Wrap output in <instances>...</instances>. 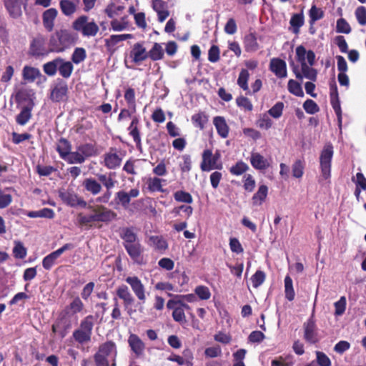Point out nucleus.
Here are the masks:
<instances>
[{
  "label": "nucleus",
  "mask_w": 366,
  "mask_h": 366,
  "mask_svg": "<svg viewBox=\"0 0 366 366\" xmlns=\"http://www.w3.org/2000/svg\"><path fill=\"white\" fill-rule=\"evenodd\" d=\"M27 254L26 249L21 242H15L13 248L14 257L16 259H24Z\"/></svg>",
  "instance_id": "52"
},
{
  "label": "nucleus",
  "mask_w": 366,
  "mask_h": 366,
  "mask_svg": "<svg viewBox=\"0 0 366 366\" xmlns=\"http://www.w3.org/2000/svg\"><path fill=\"white\" fill-rule=\"evenodd\" d=\"M265 273L262 270H257L252 276L251 281L254 288L259 287L265 280Z\"/></svg>",
  "instance_id": "56"
},
{
  "label": "nucleus",
  "mask_w": 366,
  "mask_h": 366,
  "mask_svg": "<svg viewBox=\"0 0 366 366\" xmlns=\"http://www.w3.org/2000/svg\"><path fill=\"white\" fill-rule=\"evenodd\" d=\"M125 281L130 285L137 299L144 303L146 301L145 287L139 277L137 276L127 277Z\"/></svg>",
  "instance_id": "12"
},
{
  "label": "nucleus",
  "mask_w": 366,
  "mask_h": 366,
  "mask_svg": "<svg viewBox=\"0 0 366 366\" xmlns=\"http://www.w3.org/2000/svg\"><path fill=\"white\" fill-rule=\"evenodd\" d=\"M77 150L84 156V159L98 154V149L96 144L93 143L82 144L77 147Z\"/></svg>",
  "instance_id": "32"
},
{
  "label": "nucleus",
  "mask_w": 366,
  "mask_h": 366,
  "mask_svg": "<svg viewBox=\"0 0 366 366\" xmlns=\"http://www.w3.org/2000/svg\"><path fill=\"white\" fill-rule=\"evenodd\" d=\"M285 297L289 301H292L295 299V292L293 288L292 280L289 275H287L285 278Z\"/></svg>",
  "instance_id": "44"
},
{
  "label": "nucleus",
  "mask_w": 366,
  "mask_h": 366,
  "mask_svg": "<svg viewBox=\"0 0 366 366\" xmlns=\"http://www.w3.org/2000/svg\"><path fill=\"white\" fill-rule=\"evenodd\" d=\"M304 109L307 113L313 114L319 112L320 108L318 105L312 99H307L303 104Z\"/></svg>",
  "instance_id": "60"
},
{
  "label": "nucleus",
  "mask_w": 366,
  "mask_h": 366,
  "mask_svg": "<svg viewBox=\"0 0 366 366\" xmlns=\"http://www.w3.org/2000/svg\"><path fill=\"white\" fill-rule=\"evenodd\" d=\"M173 196L174 200L178 202L191 204L193 202V198L190 193L183 190H178L175 192Z\"/></svg>",
  "instance_id": "48"
},
{
  "label": "nucleus",
  "mask_w": 366,
  "mask_h": 366,
  "mask_svg": "<svg viewBox=\"0 0 366 366\" xmlns=\"http://www.w3.org/2000/svg\"><path fill=\"white\" fill-rule=\"evenodd\" d=\"M334 154L332 144L329 142L325 144L320 155V168L322 178L327 180L331 177L332 160Z\"/></svg>",
  "instance_id": "6"
},
{
  "label": "nucleus",
  "mask_w": 366,
  "mask_h": 366,
  "mask_svg": "<svg viewBox=\"0 0 366 366\" xmlns=\"http://www.w3.org/2000/svg\"><path fill=\"white\" fill-rule=\"evenodd\" d=\"M338 94L339 93H330V103L337 118L338 127L341 129L342 124V114Z\"/></svg>",
  "instance_id": "28"
},
{
  "label": "nucleus",
  "mask_w": 366,
  "mask_h": 366,
  "mask_svg": "<svg viewBox=\"0 0 366 366\" xmlns=\"http://www.w3.org/2000/svg\"><path fill=\"white\" fill-rule=\"evenodd\" d=\"M304 339L310 344H316L319 342L317 326L313 315L303 325Z\"/></svg>",
  "instance_id": "9"
},
{
  "label": "nucleus",
  "mask_w": 366,
  "mask_h": 366,
  "mask_svg": "<svg viewBox=\"0 0 366 366\" xmlns=\"http://www.w3.org/2000/svg\"><path fill=\"white\" fill-rule=\"evenodd\" d=\"M200 168L203 172H209L213 169H222V162H217L213 157L212 149H206L202 154Z\"/></svg>",
  "instance_id": "8"
},
{
  "label": "nucleus",
  "mask_w": 366,
  "mask_h": 366,
  "mask_svg": "<svg viewBox=\"0 0 366 366\" xmlns=\"http://www.w3.org/2000/svg\"><path fill=\"white\" fill-rule=\"evenodd\" d=\"M71 150V144L66 138L61 137L56 144V151L60 157L63 159L66 156L69 154Z\"/></svg>",
  "instance_id": "33"
},
{
  "label": "nucleus",
  "mask_w": 366,
  "mask_h": 366,
  "mask_svg": "<svg viewBox=\"0 0 366 366\" xmlns=\"http://www.w3.org/2000/svg\"><path fill=\"white\" fill-rule=\"evenodd\" d=\"M193 355L189 349L183 351V356L172 353L167 357L169 361L175 362L179 365L193 366Z\"/></svg>",
  "instance_id": "16"
},
{
  "label": "nucleus",
  "mask_w": 366,
  "mask_h": 366,
  "mask_svg": "<svg viewBox=\"0 0 366 366\" xmlns=\"http://www.w3.org/2000/svg\"><path fill=\"white\" fill-rule=\"evenodd\" d=\"M86 51L84 49L76 48L72 54L71 60L74 63L78 64L83 61L86 59Z\"/></svg>",
  "instance_id": "57"
},
{
  "label": "nucleus",
  "mask_w": 366,
  "mask_h": 366,
  "mask_svg": "<svg viewBox=\"0 0 366 366\" xmlns=\"http://www.w3.org/2000/svg\"><path fill=\"white\" fill-rule=\"evenodd\" d=\"M139 119L137 117H134L132 122L128 127L129 134L133 138L134 142L136 144V147L139 150L142 149V140L140 136V131L138 128Z\"/></svg>",
  "instance_id": "26"
},
{
  "label": "nucleus",
  "mask_w": 366,
  "mask_h": 366,
  "mask_svg": "<svg viewBox=\"0 0 366 366\" xmlns=\"http://www.w3.org/2000/svg\"><path fill=\"white\" fill-rule=\"evenodd\" d=\"M59 6L61 12L66 16H71L76 11V4L69 0H61Z\"/></svg>",
  "instance_id": "40"
},
{
  "label": "nucleus",
  "mask_w": 366,
  "mask_h": 366,
  "mask_svg": "<svg viewBox=\"0 0 366 366\" xmlns=\"http://www.w3.org/2000/svg\"><path fill=\"white\" fill-rule=\"evenodd\" d=\"M249 78V72L246 69H242L239 74L237 79V84L240 86L241 89L243 90H247L248 86H247V80Z\"/></svg>",
  "instance_id": "59"
},
{
  "label": "nucleus",
  "mask_w": 366,
  "mask_h": 366,
  "mask_svg": "<svg viewBox=\"0 0 366 366\" xmlns=\"http://www.w3.org/2000/svg\"><path fill=\"white\" fill-rule=\"evenodd\" d=\"M129 56L133 62L139 64L146 60L149 57V54L143 43L138 42L134 44Z\"/></svg>",
  "instance_id": "15"
},
{
  "label": "nucleus",
  "mask_w": 366,
  "mask_h": 366,
  "mask_svg": "<svg viewBox=\"0 0 366 366\" xmlns=\"http://www.w3.org/2000/svg\"><path fill=\"white\" fill-rule=\"evenodd\" d=\"M22 76L24 81L33 82L41 76L40 71L35 67L25 66L22 70Z\"/></svg>",
  "instance_id": "30"
},
{
  "label": "nucleus",
  "mask_w": 366,
  "mask_h": 366,
  "mask_svg": "<svg viewBox=\"0 0 366 366\" xmlns=\"http://www.w3.org/2000/svg\"><path fill=\"white\" fill-rule=\"evenodd\" d=\"M71 314L67 310H62L55 321L59 327V335L61 337H64L68 330L71 327Z\"/></svg>",
  "instance_id": "14"
},
{
  "label": "nucleus",
  "mask_w": 366,
  "mask_h": 366,
  "mask_svg": "<svg viewBox=\"0 0 366 366\" xmlns=\"http://www.w3.org/2000/svg\"><path fill=\"white\" fill-rule=\"evenodd\" d=\"M291 30L294 34L300 32V27L304 24V15L302 13L294 14L290 21Z\"/></svg>",
  "instance_id": "36"
},
{
  "label": "nucleus",
  "mask_w": 366,
  "mask_h": 366,
  "mask_svg": "<svg viewBox=\"0 0 366 366\" xmlns=\"http://www.w3.org/2000/svg\"><path fill=\"white\" fill-rule=\"evenodd\" d=\"M237 104L238 107L243 108L246 111H252V104L251 103V101L244 97V96H239L236 99Z\"/></svg>",
  "instance_id": "61"
},
{
  "label": "nucleus",
  "mask_w": 366,
  "mask_h": 366,
  "mask_svg": "<svg viewBox=\"0 0 366 366\" xmlns=\"http://www.w3.org/2000/svg\"><path fill=\"white\" fill-rule=\"evenodd\" d=\"M336 31L337 33L349 34L351 27L345 19L341 18L337 21Z\"/></svg>",
  "instance_id": "58"
},
{
  "label": "nucleus",
  "mask_w": 366,
  "mask_h": 366,
  "mask_svg": "<svg viewBox=\"0 0 366 366\" xmlns=\"http://www.w3.org/2000/svg\"><path fill=\"white\" fill-rule=\"evenodd\" d=\"M316 357L320 366H331L330 359L323 352L317 351Z\"/></svg>",
  "instance_id": "63"
},
{
  "label": "nucleus",
  "mask_w": 366,
  "mask_h": 366,
  "mask_svg": "<svg viewBox=\"0 0 366 366\" xmlns=\"http://www.w3.org/2000/svg\"><path fill=\"white\" fill-rule=\"evenodd\" d=\"M84 305L80 297H76L64 310H67L72 315L80 313L83 311Z\"/></svg>",
  "instance_id": "39"
},
{
  "label": "nucleus",
  "mask_w": 366,
  "mask_h": 366,
  "mask_svg": "<svg viewBox=\"0 0 366 366\" xmlns=\"http://www.w3.org/2000/svg\"><path fill=\"white\" fill-rule=\"evenodd\" d=\"M149 57L153 61L160 60L164 57V50L161 44L154 43L152 48L148 51Z\"/></svg>",
  "instance_id": "43"
},
{
  "label": "nucleus",
  "mask_w": 366,
  "mask_h": 366,
  "mask_svg": "<svg viewBox=\"0 0 366 366\" xmlns=\"http://www.w3.org/2000/svg\"><path fill=\"white\" fill-rule=\"evenodd\" d=\"M355 16L360 25L366 24V9L364 6L358 7L355 11Z\"/></svg>",
  "instance_id": "64"
},
{
  "label": "nucleus",
  "mask_w": 366,
  "mask_h": 366,
  "mask_svg": "<svg viewBox=\"0 0 366 366\" xmlns=\"http://www.w3.org/2000/svg\"><path fill=\"white\" fill-rule=\"evenodd\" d=\"M72 28L84 36H94L99 29L94 21H89V17L82 15L76 19L72 23Z\"/></svg>",
  "instance_id": "7"
},
{
  "label": "nucleus",
  "mask_w": 366,
  "mask_h": 366,
  "mask_svg": "<svg viewBox=\"0 0 366 366\" xmlns=\"http://www.w3.org/2000/svg\"><path fill=\"white\" fill-rule=\"evenodd\" d=\"M31 117V111H29V108L21 109L20 113L16 117V122L18 124L24 126L30 120Z\"/></svg>",
  "instance_id": "50"
},
{
  "label": "nucleus",
  "mask_w": 366,
  "mask_h": 366,
  "mask_svg": "<svg viewBox=\"0 0 366 366\" xmlns=\"http://www.w3.org/2000/svg\"><path fill=\"white\" fill-rule=\"evenodd\" d=\"M59 197L67 206L87 209L90 213L77 214V222L80 227H92L94 222L109 223L117 219V214L111 209L102 204H89L83 197L72 190H60Z\"/></svg>",
  "instance_id": "1"
},
{
  "label": "nucleus",
  "mask_w": 366,
  "mask_h": 366,
  "mask_svg": "<svg viewBox=\"0 0 366 366\" xmlns=\"http://www.w3.org/2000/svg\"><path fill=\"white\" fill-rule=\"evenodd\" d=\"M61 61V58H56L55 59L49 61L44 64V71L49 76H54L59 67V62Z\"/></svg>",
  "instance_id": "45"
},
{
  "label": "nucleus",
  "mask_w": 366,
  "mask_h": 366,
  "mask_svg": "<svg viewBox=\"0 0 366 366\" xmlns=\"http://www.w3.org/2000/svg\"><path fill=\"white\" fill-rule=\"evenodd\" d=\"M270 70L279 78L287 76V65L284 60L279 58H273L269 63Z\"/></svg>",
  "instance_id": "20"
},
{
  "label": "nucleus",
  "mask_w": 366,
  "mask_h": 366,
  "mask_svg": "<svg viewBox=\"0 0 366 366\" xmlns=\"http://www.w3.org/2000/svg\"><path fill=\"white\" fill-rule=\"evenodd\" d=\"M251 165L257 170H265L269 166V162L263 155L258 152H252L250 157Z\"/></svg>",
  "instance_id": "23"
},
{
  "label": "nucleus",
  "mask_w": 366,
  "mask_h": 366,
  "mask_svg": "<svg viewBox=\"0 0 366 366\" xmlns=\"http://www.w3.org/2000/svg\"><path fill=\"white\" fill-rule=\"evenodd\" d=\"M248 169V165L243 161L240 160L230 167L229 172L233 175L239 176L246 172Z\"/></svg>",
  "instance_id": "49"
},
{
  "label": "nucleus",
  "mask_w": 366,
  "mask_h": 366,
  "mask_svg": "<svg viewBox=\"0 0 366 366\" xmlns=\"http://www.w3.org/2000/svg\"><path fill=\"white\" fill-rule=\"evenodd\" d=\"M63 159L69 164H82L85 162L84 156L78 150L76 152H70L69 154L66 156Z\"/></svg>",
  "instance_id": "47"
},
{
  "label": "nucleus",
  "mask_w": 366,
  "mask_h": 366,
  "mask_svg": "<svg viewBox=\"0 0 366 366\" xmlns=\"http://www.w3.org/2000/svg\"><path fill=\"white\" fill-rule=\"evenodd\" d=\"M11 98H14L17 107L21 109L29 108V111H32L34 107V93H15L11 95Z\"/></svg>",
  "instance_id": "10"
},
{
  "label": "nucleus",
  "mask_w": 366,
  "mask_h": 366,
  "mask_svg": "<svg viewBox=\"0 0 366 366\" xmlns=\"http://www.w3.org/2000/svg\"><path fill=\"white\" fill-rule=\"evenodd\" d=\"M73 247L74 246L72 244L66 243L59 249L46 255L42 260L43 267L46 270L51 269V268L54 264L56 259L59 258L65 251L69 250Z\"/></svg>",
  "instance_id": "11"
},
{
  "label": "nucleus",
  "mask_w": 366,
  "mask_h": 366,
  "mask_svg": "<svg viewBox=\"0 0 366 366\" xmlns=\"http://www.w3.org/2000/svg\"><path fill=\"white\" fill-rule=\"evenodd\" d=\"M46 38L41 35L35 37L30 45V54L32 56H42L46 53L45 51Z\"/></svg>",
  "instance_id": "19"
},
{
  "label": "nucleus",
  "mask_w": 366,
  "mask_h": 366,
  "mask_svg": "<svg viewBox=\"0 0 366 366\" xmlns=\"http://www.w3.org/2000/svg\"><path fill=\"white\" fill-rule=\"evenodd\" d=\"M122 161V157L118 154L115 147L109 148L108 152L104 155V164L109 169H115L119 167Z\"/></svg>",
  "instance_id": "13"
},
{
  "label": "nucleus",
  "mask_w": 366,
  "mask_h": 366,
  "mask_svg": "<svg viewBox=\"0 0 366 366\" xmlns=\"http://www.w3.org/2000/svg\"><path fill=\"white\" fill-rule=\"evenodd\" d=\"M117 181L115 179V173L109 172L107 174H97V179L93 177H88L83 180L82 187L84 191L89 194L96 196L102 190V186L105 187L106 191L104 194L97 198V202L100 203H108L112 197V189L116 186Z\"/></svg>",
  "instance_id": "2"
},
{
  "label": "nucleus",
  "mask_w": 366,
  "mask_h": 366,
  "mask_svg": "<svg viewBox=\"0 0 366 366\" xmlns=\"http://www.w3.org/2000/svg\"><path fill=\"white\" fill-rule=\"evenodd\" d=\"M129 256L132 260L136 262H139L142 259V254L143 252V248L142 244L138 241L137 242L129 244L124 246Z\"/></svg>",
  "instance_id": "24"
},
{
  "label": "nucleus",
  "mask_w": 366,
  "mask_h": 366,
  "mask_svg": "<svg viewBox=\"0 0 366 366\" xmlns=\"http://www.w3.org/2000/svg\"><path fill=\"white\" fill-rule=\"evenodd\" d=\"M58 15V11L54 8L49 9L42 14V22L44 27L48 31H51L54 27V21Z\"/></svg>",
  "instance_id": "21"
},
{
  "label": "nucleus",
  "mask_w": 366,
  "mask_h": 366,
  "mask_svg": "<svg viewBox=\"0 0 366 366\" xmlns=\"http://www.w3.org/2000/svg\"><path fill=\"white\" fill-rule=\"evenodd\" d=\"M149 242L157 251L164 252L168 248L167 241L162 236H151Z\"/></svg>",
  "instance_id": "38"
},
{
  "label": "nucleus",
  "mask_w": 366,
  "mask_h": 366,
  "mask_svg": "<svg viewBox=\"0 0 366 366\" xmlns=\"http://www.w3.org/2000/svg\"><path fill=\"white\" fill-rule=\"evenodd\" d=\"M167 308L168 310H172V318L173 320L179 322L180 324H184L187 322L186 316L183 308L180 307L177 303L176 301L169 300L167 302Z\"/></svg>",
  "instance_id": "17"
},
{
  "label": "nucleus",
  "mask_w": 366,
  "mask_h": 366,
  "mask_svg": "<svg viewBox=\"0 0 366 366\" xmlns=\"http://www.w3.org/2000/svg\"><path fill=\"white\" fill-rule=\"evenodd\" d=\"M98 352L107 357L111 355H114L116 357L117 354L116 345L112 341H107L102 344L99 347Z\"/></svg>",
  "instance_id": "35"
},
{
  "label": "nucleus",
  "mask_w": 366,
  "mask_h": 366,
  "mask_svg": "<svg viewBox=\"0 0 366 366\" xmlns=\"http://www.w3.org/2000/svg\"><path fill=\"white\" fill-rule=\"evenodd\" d=\"M121 237L124 240V246L138 242L137 235L130 228L124 229Z\"/></svg>",
  "instance_id": "41"
},
{
  "label": "nucleus",
  "mask_w": 366,
  "mask_h": 366,
  "mask_svg": "<svg viewBox=\"0 0 366 366\" xmlns=\"http://www.w3.org/2000/svg\"><path fill=\"white\" fill-rule=\"evenodd\" d=\"M128 343L132 351L137 357L143 355L145 350V345L137 335L131 334L128 338Z\"/></svg>",
  "instance_id": "18"
},
{
  "label": "nucleus",
  "mask_w": 366,
  "mask_h": 366,
  "mask_svg": "<svg viewBox=\"0 0 366 366\" xmlns=\"http://www.w3.org/2000/svg\"><path fill=\"white\" fill-rule=\"evenodd\" d=\"M94 320L95 317L92 315H89L81 320L79 327L72 333V338L77 344L84 345L91 342Z\"/></svg>",
  "instance_id": "4"
},
{
  "label": "nucleus",
  "mask_w": 366,
  "mask_h": 366,
  "mask_svg": "<svg viewBox=\"0 0 366 366\" xmlns=\"http://www.w3.org/2000/svg\"><path fill=\"white\" fill-rule=\"evenodd\" d=\"M4 5L10 16L13 18H18L21 15V4L19 0H4Z\"/></svg>",
  "instance_id": "29"
},
{
  "label": "nucleus",
  "mask_w": 366,
  "mask_h": 366,
  "mask_svg": "<svg viewBox=\"0 0 366 366\" xmlns=\"http://www.w3.org/2000/svg\"><path fill=\"white\" fill-rule=\"evenodd\" d=\"M305 161L297 159L292 166V176L295 178H301L304 174Z\"/></svg>",
  "instance_id": "46"
},
{
  "label": "nucleus",
  "mask_w": 366,
  "mask_h": 366,
  "mask_svg": "<svg viewBox=\"0 0 366 366\" xmlns=\"http://www.w3.org/2000/svg\"><path fill=\"white\" fill-rule=\"evenodd\" d=\"M191 120L195 127L204 130L208 122V116L204 112L199 111L192 116Z\"/></svg>",
  "instance_id": "31"
},
{
  "label": "nucleus",
  "mask_w": 366,
  "mask_h": 366,
  "mask_svg": "<svg viewBox=\"0 0 366 366\" xmlns=\"http://www.w3.org/2000/svg\"><path fill=\"white\" fill-rule=\"evenodd\" d=\"M133 38L131 34H123L112 35L109 38L106 39L105 46L109 51L114 50L116 45L119 42Z\"/></svg>",
  "instance_id": "27"
},
{
  "label": "nucleus",
  "mask_w": 366,
  "mask_h": 366,
  "mask_svg": "<svg viewBox=\"0 0 366 366\" xmlns=\"http://www.w3.org/2000/svg\"><path fill=\"white\" fill-rule=\"evenodd\" d=\"M148 189L151 192H162V179L157 177L149 178L147 182Z\"/></svg>",
  "instance_id": "54"
},
{
  "label": "nucleus",
  "mask_w": 366,
  "mask_h": 366,
  "mask_svg": "<svg viewBox=\"0 0 366 366\" xmlns=\"http://www.w3.org/2000/svg\"><path fill=\"white\" fill-rule=\"evenodd\" d=\"M268 188L266 185H261L257 192L252 197L254 205H261L267 196Z\"/></svg>",
  "instance_id": "37"
},
{
  "label": "nucleus",
  "mask_w": 366,
  "mask_h": 366,
  "mask_svg": "<svg viewBox=\"0 0 366 366\" xmlns=\"http://www.w3.org/2000/svg\"><path fill=\"white\" fill-rule=\"evenodd\" d=\"M116 293L118 297L123 300V304L126 309L134 302V298L127 285H122L118 287Z\"/></svg>",
  "instance_id": "22"
},
{
  "label": "nucleus",
  "mask_w": 366,
  "mask_h": 366,
  "mask_svg": "<svg viewBox=\"0 0 366 366\" xmlns=\"http://www.w3.org/2000/svg\"><path fill=\"white\" fill-rule=\"evenodd\" d=\"M195 295L202 300H207L211 297L209 289L204 285H199L194 290Z\"/></svg>",
  "instance_id": "53"
},
{
  "label": "nucleus",
  "mask_w": 366,
  "mask_h": 366,
  "mask_svg": "<svg viewBox=\"0 0 366 366\" xmlns=\"http://www.w3.org/2000/svg\"><path fill=\"white\" fill-rule=\"evenodd\" d=\"M213 124L219 136L223 139L228 137L229 127L227 125L224 117L221 116L214 117L213 118Z\"/></svg>",
  "instance_id": "25"
},
{
  "label": "nucleus",
  "mask_w": 366,
  "mask_h": 366,
  "mask_svg": "<svg viewBox=\"0 0 366 366\" xmlns=\"http://www.w3.org/2000/svg\"><path fill=\"white\" fill-rule=\"evenodd\" d=\"M114 201L117 204H121L124 209H127L130 203L129 196L127 194V192L124 190L119 191L116 193Z\"/></svg>",
  "instance_id": "42"
},
{
  "label": "nucleus",
  "mask_w": 366,
  "mask_h": 366,
  "mask_svg": "<svg viewBox=\"0 0 366 366\" xmlns=\"http://www.w3.org/2000/svg\"><path fill=\"white\" fill-rule=\"evenodd\" d=\"M347 300L345 296H342L340 300L335 302V315L336 316H340L343 315L346 310Z\"/></svg>",
  "instance_id": "55"
},
{
  "label": "nucleus",
  "mask_w": 366,
  "mask_h": 366,
  "mask_svg": "<svg viewBox=\"0 0 366 366\" xmlns=\"http://www.w3.org/2000/svg\"><path fill=\"white\" fill-rule=\"evenodd\" d=\"M309 16L310 18V23L312 24L323 18L324 12L322 9L317 7L315 5H312L309 11Z\"/></svg>",
  "instance_id": "51"
},
{
  "label": "nucleus",
  "mask_w": 366,
  "mask_h": 366,
  "mask_svg": "<svg viewBox=\"0 0 366 366\" xmlns=\"http://www.w3.org/2000/svg\"><path fill=\"white\" fill-rule=\"evenodd\" d=\"M255 180L253 177L248 174L244 176V189L247 192H252L255 188Z\"/></svg>",
  "instance_id": "62"
},
{
  "label": "nucleus",
  "mask_w": 366,
  "mask_h": 366,
  "mask_svg": "<svg viewBox=\"0 0 366 366\" xmlns=\"http://www.w3.org/2000/svg\"><path fill=\"white\" fill-rule=\"evenodd\" d=\"M295 54L297 64L294 61L290 64L295 76L299 79L305 77L310 81H316L317 71L313 68L315 64V54L300 45L295 49Z\"/></svg>",
  "instance_id": "3"
},
{
  "label": "nucleus",
  "mask_w": 366,
  "mask_h": 366,
  "mask_svg": "<svg viewBox=\"0 0 366 366\" xmlns=\"http://www.w3.org/2000/svg\"><path fill=\"white\" fill-rule=\"evenodd\" d=\"M75 36L66 29H61L54 33L50 39L52 51L61 52L71 46L75 43Z\"/></svg>",
  "instance_id": "5"
},
{
  "label": "nucleus",
  "mask_w": 366,
  "mask_h": 366,
  "mask_svg": "<svg viewBox=\"0 0 366 366\" xmlns=\"http://www.w3.org/2000/svg\"><path fill=\"white\" fill-rule=\"evenodd\" d=\"M74 69L73 64L71 61H65L61 58V61L59 62L58 70L60 75L64 78H69Z\"/></svg>",
  "instance_id": "34"
}]
</instances>
